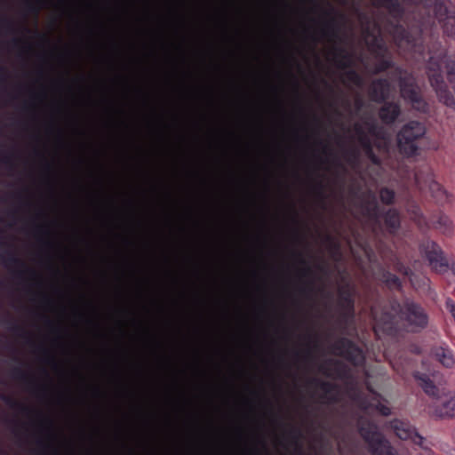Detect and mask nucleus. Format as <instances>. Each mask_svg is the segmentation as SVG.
Instances as JSON below:
<instances>
[{
    "label": "nucleus",
    "mask_w": 455,
    "mask_h": 455,
    "mask_svg": "<svg viewBox=\"0 0 455 455\" xmlns=\"http://www.w3.org/2000/svg\"><path fill=\"white\" fill-rule=\"evenodd\" d=\"M427 73L439 100L455 108V59L441 50L430 56Z\"/></svg>",
    "instance_id": "1"
},
{
    "label": "nucleus",
    "mask_w": 455,
    "mask_h": 455,
    "mask_svg": "<svg viewBox=\"0 0 455 455\" xmlns=\"http://www.w3.org/2000/svg\"><path fill=\"white\" fill-rule=\"evenodd\" d=\"M426 372L416 371L414 378L423 391L431 397L427 410V413L434 419H455V391L446 390L435 385L429 375H434V370L423 362Z\"/></svg>",
    "instance_id": "2"
},
{
    "label": "nucleus",
    "mask_w": 455,
    "mask_h": 455,
    "mask_svg": "<svg viewBox=\"0 0 455 455\" xmlns=\"http://www.w3.org/2000/svg\"><path fill=\"white\" fill-rule=\"evenodd\" d=\"M375 329L392 331L400 320L405 321L411 331L425 328L428 323V316L424 309L413 301L407 300L403 306L397 303L391 305L389 310L380 315L374 313Z\"/></svg>",
    "instance_id": "3"
},
{
    "label": "nucleus",
    "mask_w": 455,
    "mask_h": 455,
    "mask_svg": "<svg viewBox=\"0 0 455 455\" xmlns=\"http://www.w3.org/2000/svg\"><path fill=\"white\" fill-rule=\"evenodd\" d=\"M360 434L368 443L373 455H397L395 449L378 431L374 424L365 421L361 422Z\"/></svg>",
    "instance_id": "4"
},
{
    "label": "nucleus",
    "mask_w": 455,
    "mask_h": 455,
    "mask_svg": "<svg viewBox=\"0 0 455 455\" xmlns=\"http://www.w3.org/2000/svg\"><path fill=\"white\" fill-rule=\"evenodd\" d=\"M401 94L402 96L409 100L412 107L418 110H425V102L422 101L419 88L414 84V79L408 74H404L401 76L400 81Z\"/></svg>",
    "instance_id": "5"
},
{
    "label": "nucleus",
    "mask_w": 455,
    "mask_h": 455,
    "mask_svg": "<svg viewBox=\"0 0 455 455\" xmlns=\"http://www.w3.org/2000/svg\"><path fill=\"white\" fill-rule=\"evenodd\" d=\"M426 257L429 262L430 267L436 272L445 271L448 267L446 259L443 255V251L435 243L428 245L426 251Z\"/></svg>",
    "instance_id": "6"
},
{
    "label": "nucleus",
    "mask_w": 455,
    "mask_h": 455,
    "mask_svg": "<svg viewBox=\"0 0 455 455\" xmlns=\"http://www.w3.org/2000/svg\"><path fill=\"white\" fill-rule=\"evenodd\" d=\"M430 226L441 235L451 236L454 232V225L449 216L443 212L432 215Z\"/></svg>",
    "instance_id": "7"
},
{
    "label": "nucleus",
    "mask_w": 455,
    "mask_h": 455,
    "mask_svg": "<svg viewBox=\"0 0 455 455\" xmlns=\"http://www.w3.org/2000/svg\"><path fill=\"white\" fill-rule=\"evenodd\" d=\"M409 128H403L397 135L399 150L404 156H412L417 151L416 140L408 134Z\"/></svg>",
    "instance_id": "8"
},
{
    "label": "nucleus",
    "mask_w": 455,
    "mask_h": 455,
    "mask_svg": "<svg viewBox=\"0 0 455 455\" xmlns=\"http://www.w3.org/2000/svg\"><path fill=\"white\" fill-rule=\"evenodd\" d=\"M417 1L418 0H371L373 5L384 7L395 15L401 12V4H415Z\"/></svg>",
    "instance_id": "9"
},
{
    "label": "nucleus",
    "mask_w": 455,
    "mask_h": 455,
    "mask_svg": "<svg viewBox=\"0 0 455 455\" xmlns=\"http://www.w3.org/2000/svg\"><path fill=\"white\" fill-rule=\"evenodd\" d=\"M394 38L401 48L409 50L417 45L415 39L401 27L395 28Z\"/></svg>",
    "instance_id": "10"
},
{
    "label": "nucleus",
    "mask_w": 455,
    "mask_h": 455,
    "mask_svg": "<svg viewBox=\"0 0 455 455\" xmlns=\"http://www.w3.org/2000/svg\"><path fill=\"white\" fill-rule=\"evenodd\" d=\"M390 427L394 430L396 436L402 440H409L414 431L411 426L400 420L391 421Z\"/></svg>",
    "instance_id": "11"
},
{
    "label": "nucleus",
    "mask_w": 455,
    "mask_h": 455,
    "mask_svg": "<svg viewBox=\"0 0 455 455\" xmlns=\"http://www.w3.org/2000/svg\"><path fill=\"white\" fill-rule=\"evenodd\" d=\"M432 356L447 368H451L454 364V358L451 352L442 347H435L432 350Z\"/></svg>",
    "instance_id": "12"
},
{
    "label": "nucleus",
    "mask_w": 455,
    "mask_h": 455,
    "mask_svg": "<svg viewBox=\"0 0 455 455\" xmlns=\"http://www.w3.org/2000/svg\"><path fill=\"white\" fill-rule=\"evenodd\" d=\"M389 84L386 80H379L371 84V94L374 100H381L389 93Z\"/></svg>",
    "instance_id": "13"
},
{
    "label": "nucleus",
    "mask_w": 455,
    "mask_h": 455,
    "mask_svg": "<svg viewBox=\"0 0 455 455\" xmlns=\"http://www.w3.org/2000/svg\"><path fill=\"white\" fill-rule=\"evenodd\" d=\"M400 110L397 105L395 104H386L384 105L380 111L379 116L384 123L389 124L394 122L396 117L399 116Z\"/></svg>",
    "instance_id": "14"
},
{
    "label": "nucleus",
    "mask_w": 455,
    "mask_h": 455,
    "mask_svg": "<svg viewBox=\"0 0 455 455\" xmlns=\"http://www.w3.org/2000/svg\"><path fill=\"white\" fill-rule=\"evenodd\" d=\"M429 191L437 203L444 204L448 202L449 195L439 183L431 181L429 184Z\"/></svg>",
    "instance_id": "15"
},
{
    "label": "nucleus",
    "mask_w": 455,
    "mask_h": 455,
    "mask_svg": "<svg viewBox=\"0 0 455 455\" xmlns=\"http://www.w3.org/2000/svg\"><path fill=\"white\" fill-rule=\"evenodd\" d=\"M355 136H356L359 143L363 147V148L365 150V152L368 155H371V142H370V140H369L367 134L364 132L362 124H356L355 125Z\"/></svg>",
    "instance_id": "16"
},
{
    "label": "nucleus",
    "mask_w": 455,
    "mask_h": 455,
    "mask_svg": "<svg viewBox=\"0 0 455 455\" xmlns=\"http://www.w3.org/2000/svg\"><path fill=\"white\" fill-rule=\"evenodd\" d=\"M403 128H409L408 134L414 140H417L419 138H421L426 132L423 124L414 121L408 123Z\"/></svg>",
    "instance_id": "17"
},
{
    "label": "nucleus",
    "mask_w": 455,
    "mask_h": 455,
    "mask_svg": "<svg viewBox=\"0 0 455 455\" xmlns=\"http://www.w3.org/2000/svg\"><path fill=\"white\" fill-rule=\"evenodd\" d=\"M363 38L365 44L372 50H379L378 53L382 52V42L381 39L375 33H369L368 31L363 32Z\"/></svg>",
    "instance_id": "18"
},
{
    "label": "nucleus",
    "mask_w": 455,
    "mask_h": 455,
    "mask_svg": "<svg viewBox=\"0 0 455 455\" xmlns=\"http://www.w3.org/2000/svg\"><path fill=\"white\" fill-rule=\"evenodd\" d=\"M440 22L443 23V29L448 36L455 35V17L451 14H447L444 19L439 17Z\"/></svg>",
    "instance_id": "19"
},
{
    "label": "nucleus",
    "mask_w": 455,
    "mask_h": 455,
    "mask_svg": "<svg viewBox=\"0 0 455 455\" xmlns=\"http://www.w3.org/2000/svg\"><path fill=\"white\" fill-rule=\"evenodd\" d=\"M385 221L386 224L391 228V230L395 231L397 229L400 224V218L398 213L394 210L388 211L385 216Z\"/></svg>",
    "instance_id": "20"
},
{
    "label": "nucleus",
    "mask_w": 455,
    "mask_h": 455,
    "mask_svg": "<svg viewBox=\"0 0 455 455\" xmlns=\"http://www.w3.org/2000/svg\"><path fill=\"white\" fill-rule=\"evenodd\" d=\"M382 278H383V281L390 287H399L400 286L398 278L391 273L387 272V273L383 274Z\"/></svg>",
    "instance_id": "21"
},
{
    "label": "nucleus",
    "mask_w": 455,
    "mask_h": 455,
    "mask_svg": "<svg viewBox=\"0 0 455 455\" xmlns=\"http://www.w3.org/2000/svg\"><path fill=\"white\" fill-rule=\"evenodd\" d=\"M394 192L387 188H382L380 190V199L385 204H391L394 199Z\"/></svg>",
    "instance_id": "22"
},
{
    "label": "nucleus",
    "mask_w": 455,
    "mask_h": 455,
    "mask_svg": "<svg viewBox=\"0 0 455 455\" xmlns=\"http://www.w3.org/2000/svg\"><path fill=\"white\" fill-rule=\"evenodd\" d=\"M370 407H374L377 411H379L384 416H387L391 412L390 409L387 406L380 403L379 401H376V402L371 403Z\"/></svg>",
    "instance_id": "23"
},
{
    "label": "nucleus",
    "mask_w": 455,
    "mask_h": 455,
    "mask_svg": "<svg viewBox=\"0 0 455 455\" xmlns=\"http://www.w3.org/2000/svg\"><path fill=\"white\" fill-rule=\"evenodd\" d=\"M347 79L351 82L352 84H355V85H361L362 84V79L361 77L354 71H349L347 74Z\"/></svg>",
    "instance_id": "24"
},
{
    "label": "nucleus",
    "mask_w": 455,
    "mask_h": 455,
    "mask_svg": "<svg viewBox=\"0 0 455 455\" xmlns=\"http://www.w3.org/2000/svg\"><path fill=\"white\" fill-rule=\"evenodd\" d=\"M412 214L414 220L417 221L419 226L422 227L424 225H427L426 220L419 209L414 210L412 212Z\"/></svg>",
    "instance_id": "25"
},
{
    "label": "nucleus",
    "mask_w": 455,
    "mask_h": 455,
    "mask_svg": "<svg viewBox=\"0 0 455 455\" xmlns=\"http://www.w3.org/2000/svg\"><path fill=\"white\" fill-rule=\"evenodd\" d=\"M409 440H411L415 444L419 446H423L424 438L419 435L415 430L412 432L411 437Z\"/></svg>",
    "instance_id": "26"
},
{
    "label": "nucleus",
    "mask_w": 455,
    "mask_h": 455,
    "mask_svg": "<svg viewBox=\"0 0 455 455\" xmlns=\"http://www.w3.org/2000/svg\"><path fill=\"white\" fill-rule=\"evenodd\" d=\"M446 306H447L448 310L450 311V313L451 314V315L453 316V318L455 320V303L452 300L448 299L446 301Z\"/></svg>",
    "instance_id": "27"
},
{
    "label": "nucleus",
    "mask_w": 455,
    "mask_h": 455,
    "mask_svg": "<svg viewBox=\"0 0 455 455\" xmlns=\"http://www.w3.org/2000/svg\"><path fill=\"white\" fill-rule=\"evenodd\" d=\"M366 129L371 135H377L376 133V126L371 123H366Z\"/></svg>",
    "instance_id": "28"
},
{
    "label": "nucleus",
    "mask_w": 455,
    "mask_h": 455,
    "mask_svg": "<svg viewBox=\"0 0 455 455\" xmlns=\"http://www.w3.org/2000/svg\"><path fill=\"white\" fill-rule=\"evenodd\" d=\"M355 353L356 355L355 358H353V361L355 363H359L362 361L363 357L360 351H356Z\"/></svg>",
    "instance_id": "29"
},
{
    "label": "nucleus",
    "mask_w": 455,
    "mask_h": 455,
    "mask_svg": "<svg viewBox=\"0 0 455 455\" xmlns=\"http://www.w3.org/2000/svg\"><path fill=\"white\" fill-rule=\"evenodd\" d=\"M451 438L452 443L455 444V426L451 430Z\"/></svg>",
    "instance_id": "30"
},
{
    "label": "nucleus",
    "mask_w": 455,
    "mask_h": 455,
    "mask_svg": "<svg viewBox=\"0 0 455 455\" xmlns=\"http://www.w3.org/2000/svg\"><path fill=\"white\" fill-rule=\"evenodd\" d=\"M361 106H362V100H361V99L356 98V99H355V107L357 108V109H360Z\"/></svg>",
    "instance_id": "31"
},
{
    "label": "nucleus",
    "mask_w": 455,
    "mask_h": 455,
    "mask_svg": "<svg viewBox=\"0 0 455 455\" xmlns=\"http://www.w3.org/2000/svg\"><path fill=\"white\" fill-rule=\"evenodd\" d=\"M383 140H384V141H383V147H386L387 142V140H389V138H386V137L384 136V137H383Z\"/></svg>",
    "instance_id": "32"
},
{
    "label": "nucleus",
    "mask_w": 455,
    "mask_h": 455,
    "mask_svg": "<svg viewBox=\"0 0 455 455\" xmlns=\"http://www.w3.org/2000/svg\"><path fill=\"white\" fill-rule=\"evenodd\" d=\"M386 68H387V65H382V66L378 69V71L382 70V69H385Z\"/></svg>",
    "instance_id": "33"
},
{
    "label": "nucleus",
    "mask_w": 455,
    "mask_h": 455,
    "mask_svg": "<svg viewBox=\"0 0 455 455\" xmlns=\"http://www.w3.org/2000/svg\"><path fill=\"white\" fill-rule=\"evenodd\" d=\"M348 64H349V60H346L342 65L343 66H348Z\"/></svg>",
    "instance_id": "34"
},
{
    "label": "nucleus",
    "mask_w": 455,
    "mask_h": 455,
    "mask_svg": "<svg viewBox=\"0 0 455 455\" xmlns=\"http://www.w3.org/2000/svg\"><path fill=\"white\" fill-rule=\"evenodd\" d=\"M448 455H455V452H451V453H450V454H448Z\"/></svg>",
    "instance_id": "35"
}]
</instances>
